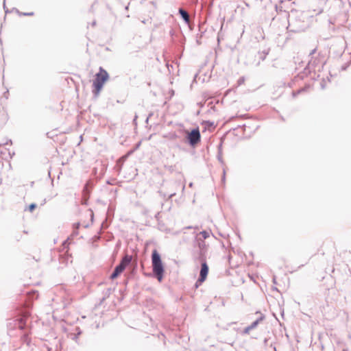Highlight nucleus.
I'll use <instances>...</instances> for the list:
<instances>
[{
	"label": "nucleus",
	"instance_id": "nucleus-1",
	"mask_svg": "<svg viewBox=\"0 0 351 351\" xmlns=\"http://www.w3.org/2000/svg\"><path fill=\"white\" fill-rule=\"evenodd\" d=\"M152 271L154 276L159 282L162 280L165 269L162 265L160 254L156 250H153L152 254Z\"/></svg>",
	"mask_w": 351,
	"mask_h": 351
},
{
	"label": "nucleus",
	"instance_id": "nucleus-2",
	"mask_svg": "<svg viewBox=\"0 0 351 351\" xmlns=\"http://www.w3.org/2000/svg\"><path fill=\"white\" fill-rule=\"evenodd\" d=\"M109 75L108 72L103 69L101 66L99 67V72L96 73L95 77L93 80V93L97 97L101 90L102 89L104 83L108 80Z\"/></svg>",
	"mask_w": 351,
	"mask_h": 351
},
{
	"label": "nucleus",
	"instance_id": "nucleus-3",
	"mask_svg": "<svg viewBox=\"0 0 351 351\" xmlns=\"http://www.w3.org/2000/svg\"><path fill=\"white\" fill-rule=\"evenodd\" d=\"M186 133V141L192 147H195L201 141V134L199 128H193L191 132L187 130Z\"/></svg>",
	"mask_w": 351,
	"mask_h": 351
},
{
	"label": "nucleus",
	"instance_id": "nucleus-4",
	"mask_svg": "<svg viewBox=\"0 0 351 351\" xmlns=\"http://www.w3.org/2000/svg\"><path fill=\"white\" fill-rule=\"evenodd\" d=\"M208 266L205 260H203L201 263V269L199 278L195 283V287H198L199 284H202L205 281L208 274Z\"/></svg>",
	"mask_w": 351,
	"mask_h": 351
},
{
	"label": "nucleus",
	"instance_id": "nucleus-5",
	"mask_svg": "<svg viewBox=\"0 0 351 351\" xmlns=\"http://www.w3.org/2000/svg\"><path fill=\"white\" fill-rule=\"evenodd\" d=\"M132 260V256L131 255L125 254L121 258L119 264L122 265L123 267L126 268V267H128L131 263Z\"/></svg>",
	"mask_w": 351,
	"mask_h": 351
},
{
	"label": "nucleus",
	"instance_id": "nucleus-6",
	"mask_svg": "<svg viewBox=\"0 0 351 351\" xmlns=\"http://www.w3.org/2000/svg\"><path fill=\"white\" fill-rule=\"evenodd\" d=\"M178 12H179V14H180L182 19H183V21L186 23H189L190 19H189V15L187 11L183 8H179Z\"/></svg>",
	"mask_w": 351,
	"mask_h": 351
},
{
	"label": "nucleus",
	"instance_id": "nucleus-7",
	"mask_svg": "<svg viewBox=\"0 0 351 351\" xmlns=\"http://www.w3.org/2000/svg\"><path fill=\"white\" fill-rule=\"evenodd\" d=\"M158 193H160V195L163 197V198H166L167 197V199H170L171 197H173V196L176 195V193L175 191L171 193H164L163 191H158Z\"/></svg>",
	"mask_w": 351,
	"mask_h": 351
},
{
	"label": "nucleus",
	"instance_id": "nucleus-8",
	"mask_svg": "<svg viewBox=\"0 0 351 351\" xmlns=\"http://www.w3.org/2000/svg\"><path fill=\"white\" fill-rule=\"evenodd\" d=\"M269 51H270L269 48H267V49H265L263 50L262 51L259 52L258 53L259 58L261 60H264L266 58L267 55L269 54Z\"/></svg>",
	"mask_w": 351,
	"mask_h": 351
},
{
	"label": "nucleus",
	"instance_id": "nucleus-9",
	"mask_svg": "<svg viewBox=\"0 0 351 351\" xmlns=\"http://www.w3.org/2000/svg\"><path fill=\"white\" fill-rule=\"evenodd\" d=\"M197 244H198V247H199V248L200 250V257L202 258V257L203 250H204V249L206 247V243L204 241V240L198 239L197 240Z\"/></svg>",
	"mask_w": 351,
	"mask_h": 351
},
{
	"label": "nucleus",
	"instance_id": "nucleus-10",
	"mask_svg": "<svg viewBox=\"0 0 351 351\" xmlns=\"http://www.w3.org/2000/svg\"><path fill=\"white\" fill-rule=\"evenodd\" d=\"M264 319V317L263 316H261L259 318H258L256 320H255L254 322H253L250 325H249L251 328L253 330L255 328L257 327V326L258 325L259 322L261 321H262L263 319Z\"/></svg>",
	"mask_w": 351,
	"mask_h": 351
},
{
	"label": "nucleus",
	"instance_id": "nucleus-11",
	"mask_svg": "<svg viewBox=\"0 0 351 351\" xmlns=\"http://www.w3.org/2000/svg\"><path fill=\"white\" fill-rule=\"evenodd\" d=\"M121 274V272L114 267L112 273L110 274V279L114 280L117 278Z\"/></svg>",
	"mask_w": 351,
	"mask_h": 351
},
{
	"label": "nucleus",
	"instance_id": "nucleus-12",
	"mask_svg": "<svg viewBox=\"0 0 351 351\" xmlns=\"http://www.w3.org/2000/svg\"><path fill=\"white\" fill-rule=\"evenodd\" d=\"M121 274V272L114 267L112 273L110 274V279L114 280L117 278Z\"/></svg>",
	"mask_w": 351,
	"mask_h": 351
},
{
	"label": "nucleus",
	"instance_id": "nucleus-13",
	"mask_svg": "<svg viewBox=\"0 0 351 351\" xmlns=\"http://www.w3.org/2000/svg\"><path fill=\"white\" fill-rule=\"evenodd\" d=\"M76 331H77V333H74V334H71V339L75 341H77V339H78V337L81 335L82 333V331L80 329V328H76Z\"/></svg>",
	"mask_w": 351,
	"mask_h": 351
},
{
	"label": "nucleus",
	"instance_id": "nucleus-14",
	"mask_svg": "<svg viewBox=\"0 0 351 351\" xmlns=\"http://www.w3.org/2000/svg\"><path fill=\"white\" fill-rule=\"evenodd\" d=\"M199 234H201L204 239H206L209 237L210 233L206 230H203L199 232Z\"/></svg>",
	"mask_w": 351,
	"mask_h": 351
},
{
	"label": "nucleus",
	"instance_id": "nucleus-15",
	"mask_svg": "<svg viewBox=\"0 0 351 351\" xmlns=\"http://www.w3.org/2000/svg\"><path fill=\"white\" fill-rule=\"evenodd\" d=\"M25 327V324L23 322V319H21L20 322L19 323V328L20 330H23Z\"/></svg>",
	"mask_w": 351,
	"mask_h": 351
},
{
	"label": "nucleus",
	"instance_id": "nucleus-16",
	"mask_svg": "<svg viewBox=\"0 0 351 351\" xmlns=\"http://www.w3.org/2000/svg\"><path fill=\"white\" fill-rule=\"evenodd\" d=\"M257 31H258V32L260 33V38L263 40L265 38V36L263 35V29L261 27H257Z\"/></svg>",
	"mask_w": 351,
	"mask_h": 351
},
{
	"label": "nucleus",
	"instance_id": "nucleus-17",
	"mask_svg": "<svg viewBox=\"0 0 351 351\" xmlns=\"http://www.w3.org/2000/svg\"><path fill=\"white\" fill-rule=\"evenodd\" d=\"M47 350H48V351H60V347H58V346H56L55 348H53V347H48V348H47Z\"/></svg>",
	"mask_w": 351,
	"mask_h": 351
},
{
	"label": "nucleus",
	"instance_id": "nucleus-18",
	"mask_svg": "<svg viewBox=\"0 0 351 351\" xmlns=\"http://www.w3.org/2000/svg\"><path fill=\"white\" fill-rule=\"evenodd\" d=\"M115 268L120 271L121 273L125 269V268L119 263L115 267Z\"/></svg>",
	"mask_w": 351,
	"mask_h": 351
},
{
	"label": "nucleus",
	"instance_id": "nucleus-19",
	"mask_svg": "<svg viewBox=\"0 0 351 351\" xmlns=\"http://www.w3.org/2000/svg\"><path fill=\"white\" fill-rule=\"evenodd\" d=\"M308 64L313 66H315L316 60H313V58L311 57V59L308 61Z\"/></svg>",
	"mask_w": 351,
	"mask_h": 351
},
{
	"label": "nucleus",
	"instance_id": "nucleus-20",
	"mask_svg": "<svg viewBox=\"0 0 351 351\" xmlns=\"http://www.w3.org/2000/svg\"><path fill=\"white\" fill-rule=\"evenodd\" d=\"M37 205L34 203H32L29 206V210L30 212H32L36 208Z\"/></svg>",
	"mask_w": 351,
	"mask_h": 351
},
{
	"label": "nucleus",
	"instance_id": "nucleus-21",
	"mask_svg": "<svg viewBox=\"0 0 351 351\" xmlns=\"http://www.w3.org/2000/svg\"><path fill=\"white\" fill-rule=\"evenodd\" d=\"M252 329L251 328V327L250 326H247L246 328H245L244 330H243V333L244 334H248L250 330H252Z\"/></svg>",
	"mask_w": 351,
	"mask_h": 351
},
{
	"label": "nucleus",
	"instance_id": "nucleus-22",
	"mask_svg": "<svg viewBox=\"0 0 351 351\" xmlns=\"http://www.w3.org/2000/svg\"><path fill=\"white\" fill-rule=\"evenodd\" d=\"M303 90H304V89H300V90H298V91H296V92H295V91H293V93H292V94H293V97H295L296 95H298L299 93H301V92H302Z\"/></svg>",
	"mask_w": 351,
	"mask_h": 351
},
{
	"label": "nucleus",
	"instance_id": "nucleus-23",
	"mask_svg": "<svg viewBox=\"0 0 351 351\" xmlns=\"http://www.w3.org/2000/svg\"><path fill=\"white\" fill-rule=\"evenodd\" d=\"M21 14L24 15V16H32V15H34V12H23V13H21Z\"/></svg>",
	"mask_w": 351,
	"mask_h": 351
},
{
	"label": "nucleus",
	"instance_id": "nucleus-24",
	"mask_svg": "<svg viewBox=\"0 0 351 351\" xmlns=\"http://www.w3.org/2000/svg\"><path fill=\"white\" fill-rule=\"evenodd\" d=\"M80 226V223H74L73 224V229H75L76 230H78Z\"/></svg>",
	"mask_w": 351,
	"mask_h": 351
},
{
	"label": "nucleus",
	"instance_id": "nucleus-25",
	"mask_svg": "<svg viewBox=\"0 0 351 351\" xmlns=\"http://www.w3.org/2000/svg\"><path fill=\"white\" fill-rule=\"evenodd\" d=\"M244 80H245V79H244V77H240V78L239 79V80H238V84H239V85H241L242 83H243V82H244Z\"/></svg>",
	"mask_w": 351,
	"mask_h": 351
},
{
	"label": "nucleus",
	"instance_id": "nucleus-26",
	"mask_svg": "<svg viewBox=\"0 0 351 351\" xmlns=\"http://www.w3.org/2000/svg\"><path fill=\"white\" fill-rule=\"evenodd\" d=\"M317 51V49L315 48L313 49L311 52H310V54H309V56H312Z\"/></svg>",
	"mask_w": 351,
	"mask_h": 351
},
{
	"label": "nucleus",
	"instance_id": "nucleus-27",
	"mask_svg": "<svg viewBox=\"0 0 351 351\" xmlns=\"http://www.w3.org/2000/svg\"><path fill=\"white\" fill-rule=\"evenodd\" d=\"M77 234H78V230H76L73 229L72 235L73 236H77Z\"/></svg>",
	"mask_w": 351,
	"mask_h": 351
},
{
	"label": "nucleus",
	"instance_id": "nucleus-28",
	"mask_svg": "<svg viewBox=\"0 0 351 351\" xmlns=\"http://www.w3.org/2000/svg\"><path fill=\"white\" fill-rule=\"evenodd\" d=\"M3 9L5 10V13L8 12V10L6 9L5 7V1H3Z\"/></svg>",
	"mask_w": 351,
	"mask_h": 351
},
{
	"label": "nucleus",
	"instance_id": "nucleus-29",
	"mask_svg": "<svg viewBox=\"0 0 351 351\" xmlns=\"http://www.w3.org/2000/svg\"><path fill=\"white\" fill-rule=\"evenodd\" d=\"M8 90H7L5 93H4V96L5 97L6 99L8 98Z\"/></svg>",
	"mask_w": 351,
	"mask_h": 351
},
{
	"label": "nucleus",
	"instance_id": "nucleus-30",
	"mask_svg": "<svg viewBox=\"0 0 351 351\" xmlns=\"http://www.w3.org/2000/svg\"><path fill=\"white\" fill-rule=\"evenodd\" d=\"M193 227L192 226H187L185 228V229H191Z\"/></svg>",
	"mask_w": 351,
	"mask_h": 351
},
{
	"label": "nucleus",
	"instance_id": "nucleus-31",
	"mask_svg": "<svg viewBox=\"0 0 351 351\" xmlns=\"http://www.w3.org/2000/svg\"><path fill=\"white\" fill-rule=\"evenodd\" d=\"M173 185H175V186H179V184H178V183H177V182H174V183H173Z\"/></svg>",
	"mask_w": 351,
	"mask_h": 351
},
{
	"label": "nucleus",
	"instance_id": "nucleus-32",
	"mask_svg": "<svg viewBox=\"0 0 351 351\" xmlns=\"http://www.w3.org/2000/svg\"><path fill=\"white\" fill-rule=\"evenodd\" d=\"M95 24H96V22H95V21H93V23H92V25H93V26H95Z\"/></svg>",
	"mask_w": 351,
	"mask_h": 351
},
{
	"label": "nucleus",
	"instance_id": "nucleus-33",
	"mask_svg": "<svg viewBox=\"0 0 351 351\" xmlns=\"http://www.w3.org/2000/svg\"><path fill=\"white\" fill-rule=\"evenodd\" d=\"M23 337L26 339L27 338V335H24Z\"/></svg>",
	"mask_w": 351,
	"mask_h": 351
},
{
	"label": "nucleus",
	"instance_id": "nucleus-34",
	"mask_svg": "<svg viewBox=\"0 0 351 351\" xmlns=\"http://www.w3.org/2000/svg\"><path fill=\"white\" fill-rule=\"evenodd\" d=\"M69 239V238H68L67 240L64 241V245L68 241Z\"/></svg>",
	"mask_w": 351,
	"mask_h": 351
},
{
	"label": "nucleus",
	"instance_id": "nucleus-35",
	"mask_svg": "<svg viewBox=\"0 0 351 351\" xmlns=\"http://www.w3.org/2000/svg\"><path fill=\"white\" fill-rule=\"evenodd\" d=\"M225 173H226V171H223V179L225 178Z\"/></svg>",
	"mask_w": 351,
	"mask_h": 351
},
{
	"label": "nucleus",
	"instance_id": "nucleus-36",
	"mask_svg": "<svg viewBox=\"0 0 351 351\" xmlns=\"http://www.w3.org/2000/svg\"><path fill=\"white\" fill-rule=\"evenodd\" d=\"M192 186H193V183H192V182H191V183L189 184V186H190V187H191Z\"/></svg>",
	"mask_w": 351,
	"mask_h": 351
},
{
	"label": "nucleus",
	"instance_id": "nucleus-37",
	"mask_svg": "<svg viewBox=\"0 0 351 351\" xmlns=\"http://www.w3.org/2000/svg\"><path fill=\"white\" fill-rule=\"evenodd\" d=\"M184 189H185V186H184V185H183V186H182V191H184Z\"/></svg>",
	"mask_w": 351,
	"mask_h": 351
},
{
	"label": "nucleus",
	"instance_id": "nucleus-38",
	"mask_svg": "<svg viewBox=\"0 0 351 351\" xmlns=\"http://www.w3.org/2000/svg\"><path fill=\"white\" fill-rule=\"evenodd\" d=\"M274 6L276 7V10H277V9H278V6H277V5H275Z\"/></svg>",
	"mask_w": 351,
	"mask_h": 351
}]
</instances>
